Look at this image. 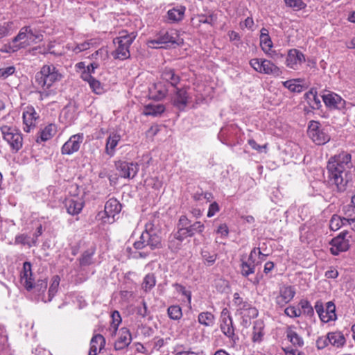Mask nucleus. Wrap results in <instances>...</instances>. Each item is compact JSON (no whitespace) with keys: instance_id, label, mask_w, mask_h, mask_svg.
<instances>
[{"instance_id":"1","label":"nucleus","mask_w":355,"mask_h":355,"mask_svg":"<svg viewBox=\"0 0 355 355\" xmlns=\"http://www.w3.org/2000/svg\"><path fill=\"white\" fill-rule=\"evenodd\" d=\"M351 155L343 152L331 157L327 164L328 184L338 192L345 191L348 182L347 169L351 166Z\"/></svg>"},{"instance_id":"2","label":"nucleus","mask_w":355,"mask_h":355,"mask_svg":"<svg viewBox=\"0 0 355 355\" xmlns=\"http://www.w3.org/2000/svg\"><path fill=\"white\" fill-rule=\"evenodd\" d=\"M153 224L147 223L145 231L142 232L139 239L133 244L136 250L146 249L145 252L139 253L141 257H146L149 254L148 249L150 251L162 246L161 237L153 228Z\"/></svg>"},{"instance_id":"3","label":"nucleus","mask_w":355,"mask_h":355,"mask_svg":"<svg viewBox=\"0 0 355 355\" xmlns=\"http://www.w3.org/2000/svg\"><path fill=\"white\" fill-rule=\"evenodd\" d=\"M232 304L235 308L236 316L239 318L241 325L245 328L250 326L252 318L258 316V310L238 293L234 294Z\"/></svg>"},{"instance_id":"4","label":"nucleus","mask_w":355,"mask_h":355,"mask_svg":"<svg viewBox=\"0 0 355 355\" xmlns=\"http://www.w3.org/2000/svg\"><path fill=\"white\" fill-rule=\"evenodd\" d=\"M41 40L40 35L35 34L30 26L22 27L18 34L7 44L4 46L3 51L15 53L21 49H25L36 40Z\"/></svg>"},{"instance_id":"5","label":"nucleus","mask_w":355,"mask_h":355,"mask_svg":"<svg viewBox=\"0 0 355 355\" xmlns=\"http://www.w3.org/2000/svg\"><path fill=\"white\" fill-rule=\"evenodd\" d=\"M136 37L135 32L128 33L125 30L121 31L119 36L113 40L116 45V49L112 53L114 58L121 60L129 58L130 56L129 49Z\"/></svg>"},{"instance_id":"6","label":"nucleus","mask_w":355,"mask_h":355,"mask_svg":"<svg viewBox=\"0 0 355 355\" xmlns=\"http://www.w3.org/2000/svg\"><path fill=\"white\" fill-rule=\"evenodd\" d=\"M184 43V40L180 33L175 29L159 33L156 37L147 42L148 46L153 49H158L163 46H180Z\"/></svg>"},{"instance_id":"7","label":"nucleus","mask_w":355,"mask_h":355,"mask_svg":"<svg viewBox=\"0 0 355 355\" xmlns=\"http://www.w3.org/2000/svg\"><path fill=\"white\" fill-rule=\"evenodd\" d=\"M62 73L52 64L44 65L36 73L35 81L43 89H49L55 83L61 80Z\"/></svg>"},{"instance_id":"8","label":"nucleus","mask_w":355,"mask_h":355,"mask_svg":"<svg viewBox=\"0 0 355 355\" xmlns=\"http://www.w3.org/2000/svg\"><path fill=\"white\" fill-rule=\"evenodd\" d=\"M121 210L120 202L115 198H110L106 202L104 211H99L96 219L101 221L103 224H112L115 221V216L119 214Z\"/></svg>"},{"instance_id":"9","label":"nucleus","mask_w":355,"mask_h":355,"mask_svg":"<svg viewBox=\"0 0 355 355\" xmlns=\"http://www.w3.org/2000/svg\"><path fill=\"white\" fill-rule=\"evenodd\" d=\"M1 131L3 139L9 144L12 151L17 153L22 148L23 137L19 130L15 127L3 125L1 127Z\"/></svg>"},{"instance_id":"10","label":"nucleus","mask_w":355,"mask_h":355,"mask_svg":"<svg viewBox=\"0 0 355 355\" xmlns=\"http://www.w3.org/2000/svg\"><path fill=\"white\" fill-rule=\"evenodd\" d=\"M250 65L257 72L278 76L282 73V71L275 63L272 61L264 58H253L250 61Z\"/></svg>"},{"instance_id":"11","label":"nucleus","mask_w":355,"mask_h":355,"mask_svg":"<svg viewBox=\"0 0 355 355\" xmlns=\"http://www.w3.org/2000/svg\"><path fill=\"white\" fill-rule=\"evenodd\" d=\"M307 133L309 138L317 145L325 144L330 140L329 135L315 121H310Z\"/></svg>"},{"instance_id":"12","label":"nucleus","mask_w":355,"mask_h":355,"mask_svg":"<svg viewBox=\"0 0 355 355\" xmlns=\"http://www.w3.org/2000/svg\"><path fill=\"white\" fill-rule=\"evenodd\" d=\"M351 241L352 236L348 232H340L330 242L331 254L338 255L340 252L347 251L351 245Z\"/></svg>"},{"instance_id":"13","label":"nucleus","mask_w":355,"mask_h":355,"mask_svg":"<svg viewBox=\"0 0 355 355\" xmlns=\"http://www.w3.org/2000/svg\"><path fill=\"white\" fill-rule=\"evenodd\" d=\"M314 308L322 322L327 323L336 319V306L332 302H327L324 309L322 302L317 301Z\"/></svg>"},{"instance_id":"14","label":"nucleus","mask_w":355,"mask_h":355,"mask_svg":"<svg viewBox=\"0 0 355 355\" xmlns=\"http://www.w3.org/2000/svg\"><path fill=\"white\" fill-rule=\"evenodd\" d=\"M305 62L304 55L296 49L288 50L286 57L285 64L289 69L298 70Z\"/></svg>"},{"instance_id":"15","label":"nucleus","mask_w":355,"mask_h":355,"mask_svg":"<svg viewBox=\"0 0 355 355\" xmlns=\"http://www.w3.org/2000/svg\"><path fill=\"white\" fill-rule=\"evenodd\" d=\"M116 168L121 178L128 179L135 178L139 169V165L137 163L125 161L116 162Z\"/></svg>"},{"instance_id":"16","label":"nucleus","mask_w":355,"mask_h":355,"mask_svg":"<svg viewBox=\"0 0 355 355\" xmlns=\"http://www.w3.org/2000/svg\"><path fill=\"white\" fill-rule=\"evenodd\" d=\"M84 139V135L78 133L73 135L63 144L61 148L62 155H71L77 152Z\"/></svg>"},{"instance_id":"17","label":"nucleus","mask_w":355,"mask_h":355,"mask_svg":"<svg viewBox=\"0 0 355 355\" xmlns=\"http://www.w3.org/2000/svg\"><path fill=\"white\" fill-rule=\"evenodd\" d=\"M64 204L67 213L72 216L79 214L84 207L83 200L77 196L67 198Z\"/></svg>"},{"instance_id":"18","label":"nucleus","mask_w":355,"mask_h":355,"mask_svg":"<svg viewBox=\"0 0 355 355\" xmlns=\"http://www.w3.org/2000/svg\"><path fill=\"white\" fill-rule=\"evenodd\" d=\"M322 100L327 107L330 109H342L345 107V101L334 92H328L322 95Z\"/></svg>"},{"instance_id":"19","label":"nucleus","mask_w":355,"mask_h":355,"mask_svg":"<svg viewBox=\"0 0 355 355\" xmlns=\"http://www.w3.org/2000/svg\"><path fill=\"white\" fill-rule=\"evenodd\" d=\"M121 139V135L117 132H111L106 139L105 153L112 157L116 153V148Z\"/></svg>"},{"instance_id":"20","label":"nucleus","mask_w":355,"mask_h":355,"mask_svg":"<svg viewBox=\"0 0 355 355\" xmlns=\"http://www.w3.org/2000/svg\"><path fill=\"white\" fill-rule=\"evenodd\" d=\"M295 295V291L291 286H283L279 290V293L276 297V303L280 306H284L290 302Z\"/></svg>"},{"instance_id":"21","label":"nucleus","mask_w":355,"mask_h":355,"mask_svg":"<svg viewBox=\"0 0 355 355\" xmlns=\"http://www.w3.org/2000/svg\"><path fill=\"white\" fill-rule=\"evenodd\" d=\"M38 115L33 107H27L23 112L24 130L29 132L32 128L35 126Z\"/></svg>"},{"instance_id":"22","label":"nucleus","mask_w":355,"mask_h":355,"mask_svg":"<svg viewBox=\"0 0 355 355\" xmlns=\"http://www.w3.org/2000/svg\"><path fill=\"white\" fill-rule=\"evenodd\" d=\"M32 276L31 264L30 262L26 261L23 265V268L20 274V279L21 284L27 291H31V288H33V282H34V280L32 279Z\"/></svg>"},{"instance_id":"23","label":"nucleus","mask_w":355,"mask_h":355,"mask_svg":"<svg viewBox=\"0 0 355 355\" xmlns=\"http://www.w3.org/2000/svg\"><path fill=\"white\" fill-rule=\"evenodd\" d=\"M257 255L256 248H253L250 252L248 260L247 261H243L241 266V274L245 277H248L250 274H253L255 272V266L259 263H256L254 257Z\"/></svg>"},{"instance_id":"24","label":"nucleus","mask_w":355,"mask_h":355,"mask_svg":"<svg viewBox=\"0 0 355 355\" xmlns=\"http://www.w3.org/2000/svg\"><path fill=\"white\" fill-rule=\"evenodd\" d=\"M285 333L287 339L293 346L296 347H301L304 345V340L296 331L295 326L289 325L286 327Z\"/></svg>"},{"instance_id":"25","label":"nucleus","mask_w":355,"mask_h":355,"mask_svg":"<svg viewBox=\"0 0 355 355\" xmlns=\"http://www.w3.org/2000/svg\"><path fill=\"white\" fill-rule=\"evenodd\" d=\"M132 340L131 334L126 328H122L119 331V337L114 343V349L121 350L128 347Z\"/></svg>"},{"instance_id":"26","label":"nucleus","mask_w":355,"mask_h":355,"mask_svg":"<svg viewBox=\"0 0 355 355\" xmlns=\"http://www.w3.org/2000/svg\"><path fill=\"white\" fill-rule=\"evenodd\" d=\"M165 110V106L162 103H150L144 107L142 113L146 116H158L161 115Z\"/></svg>"},{"instance_id":"27","label":"nucleus","mask_w":355,"mask_h":355,"mask_svg":"<svg viewBox=\"0 0 355 355\" xmlns=\"http://www.w3.org/2000/svg\"><path fill=\"white\" fill-rule=\"evenodd\" d=\"M105 339L101 334L94 335L90 342V349L88 355H97L104 347Z\"/></svg>"},{"instance_id":"28","label":"nucleus","mask_w":355,"mask_h":355,"mask_svg":"<svg viewBox=\"0 0 355 355\" xmlns=\"http://www.w3.org/2000/svg\"><path fill=\"white\" fill-rule=\"evenodd\" d=\"M264 322L261 320H257L254 322L252 340L254 343H260L265 335Z\"/></svg>"},{"instance_id":"29","label":"nucleus","mask_w":355,"mask_h":355,"mask_svg":"<svg viewBox=\"0 0 355 355\" xmlns=\"http://www.w3.org/2000/svg\"><path fill=\"white\" fill-rule=\"evenodd\" d=\"M204 225L200 222L197 221L192 225H189L187 229H182L179 230V234L183 235L185 238L188 236H193L196 232L201 233L204 230Z\"/></svg>"},{"instance_id":"30","label":"nucleus","mask_w":355,"mask_h":355,"mask_svg":"<svg viewBox=\"0 0 355 355\" xmlns=\"http://www.w3.org/2000/svg\"><path fill=\"white\" fill-rule=\"evenodd\" d=\"M186 8L184 6H179L170 9L167 12V19L169 22L175 23L182 20Z\"/></svg>"},{"instance_id":"31","label":"nucleus","mask_w":355,"mask_h":355,"mask_svg":"<svg viewBox=\"0 0 355 355\" xmlns=\"http://www.w3.org/2000/svg\"><path fill=\"white\" fill-rule=\"evenodd\" d=\"M329 343L332 346L339 348L343 347L345 343V338L342 332L334 331L327 334Z\"/></svg>"},{"instance_id":"32","label":"nucleus","mask_w":355,"mask_h":355,"mask_svg":"<svg viewBox=\"0 0 355 355\" xmlns=\"http://www.w3.org/2000/svg\"><path fill=\"white\" fill-rule=\"evenodd\" d=\"M186 239L183 235L179 234V230L173 236H171L168 239V248L173 252H177L182 246V242Z\"/></svg>"},{"instance_id":"33","label":"nucleus","mask_w":355,"mask_h":355,"mask_svg":"<svg viewBox=\"0 0 355 355\" xmlns=\"http://www.w3.org/2000/svg\"><path fill=\"white\" fill-rule=\"evenodd\" d=\"M189 95L185 89H178L174 99V105L179 109H183L188 103Z\"/></svg>"},{"instance_id":"34","label":"nucleus","mask_w":355,"mask_h":355,"mask_svg":"<svg viewBox=\"0 0 355 355\" xmlns=\"http://www.w3.org/2000/svg\"><path fill=\"white\" fill-rule=\"evenodd\" d=\"M220 330L228 338H233L234 336V327L232 318L225 317L221 320Z\"/></svg>"},{"instance_id":"35","label":"nucleus","mask_w":355,"mask_h":355,"mask_svg":"<svg viewBox=\"0 0 355 355\" xmlns=\"http://www.w3.org/2000/svg\"><path fill=\"white\" fill-rule=\"evenodd\" d=\"M47 288V282L46 280H38L36 284L33 282V288L31 291L37 297V300H42V297H46L44 292Z\"/></svg>"},{"instance_id":"36","label":"nucleus","mask_w":355,"mask_h":355,"mask_svg":"<svg viewBox=\"0 0 355 355\" xmlns=\"http://www.w3.org/2000/svg\"><path fill=\"white\" fill-rule=\"evenodd\" d=\"M260 46L264 53L270 50L273 46L272 42L268 35V31L264 28L261 30Z\"/></svg>"},{"instance_id":"37","label":"nucleus","mask_w":355,"mask_h":355,"mask_svg":"<svg viewBox=\"0 0 355 355\" xmlns=\"http://www.w3.org/2000/svg\"><path fill=\"white\" fill-rule=\"evenodd\" d=\"M150 91L153 98L161 100L166 96L168 90L162 83H157L153 85Z\"/></svg>"},{"instance_id":"38","label":"nucleus","mask_w":355,"mask_h":355,"mask_svg":"<svg viewBox=\"0 0 355 355\" xmlns=\"http://www.w3.org/2000/svg\"><path fill=\"white\" fill-rule=\"evenodd\" d=\"M57 132V127L55 124L50 123L40 132V139L42 141L51 139Z\"/></svg>"},{"instance_id":"39","label":"nucleus","mask_w":355,"mask_h":355,"mask_svg":"<svg viewBox=\"0 0 355 355\" xmlns=\"http://www.w3.org/2000/svg\"><path fill=\"white\" fill-rule=\"evenodd\" d=\"M162 78L164 80L170 83L172 86H175L180 80L179 76L171 69H164L162 73Z\"/></svg>"},{"instance_id":"40","label":"nucleus","mask_w":355,"mask_h":355,"mask_svg":"<svg viewBox=\"0 0 355 355\" xmlns=\"http://www.w3.org/2000/svg\"><path fill=\"white\" fill-rule=\"evenodd\" d=\"M60 284V278L58 276H55L52 279L51 284L48 291V297H42V301L44 302H50L53 296L58 291V287Z\"/></svg>"},{"instance_id":"41","label":"nucleus","mask_w":355,"mask_h":355,"mask_svg":"<svg viewBox=\"0 0 355 355\" xmlns=\"http://www.w3.org/2000/svg\"><path fill=\"white\" fill-rule=\"evenodd\" d=\"M214 315L208 311L202 312L198 315V322L205 327L212 326L214 323Z\"/></svg>"},{"instance_id":"42","label":"nucleus","mask_w":355,"mask_h":355,"mask_svg":"<svg viewBox=\"0 0 355 355\" xmlns=\"http://www.w3.org/2000/svg\"><path fill=\"white\" fill-rule=\"evenodd\" d=\"M300 79H293L282 83L283 85L293 92H301L303 86L300 84Z\"/></svg>"},{"instance_id":"43","label":"nucleus","mask_w":355,"mask_h":355,"mask_svg":"<svg viewBox=\"0 0 355 355\" xmlns=\"http://www.w3.org/2000/svg\"><path fill=\"white\" fill-rule=\"evenodd\" d=\"M15 243L16 244H21L24 245H28L31 247L36 244V241L34 238H31L28 235L26 234H21L16 236Z\"/></svg>"},{"instance_id":"44","label":"nucleus","mask_w":355,"mask_h":355,"mask_svg":"<svg viewBox=\"0 0 355 355\" xmlns=\"http://www.w3.org/2000/svg\"><path fill=\"white\" fill-rule=\"evenodd\" d=\"M155 277L154 274L150 273L145 276L142 284V288L145 292H148L155 286Z\"/></svg>"},{"instance_id":"45","label":"nucleus","mask_w":355,"mask_h":355,"mask_svg":"<svg viewBox=\"0 0 355 355\" xmlns=\"http://www.w3.org/2000/svg\"><path fill=\"white\" fill-rule=\"evenodd\" d=\"M301 308L300 311L302 314L309 317H312L314 315V310L310 302L307 300H301L299 303Z\"/></svg>"},{"instance_id":"46","label":"nucleus","mask_w":355,"mask_h":355,"mask_svg":"<svg viewBox=\"0 0 355 355\" xmlns=\"http://www.w3.org/2000/svg\"><path fill=\"white\" fill-rule=\"evenodd\" d=\"M167 312L169 318L174 320H180L182 316V309L178 305L170 306Z\"/></svg>"},{"instance_id":"47","label":"nucleus","mask_w":355,"mask_h":355,"mask_svg":"<svg viewBox=\"0 0 355 355\" xmlns=\"http://www.w3.org/2000/svg\"><path fill=\"white\" fill-rule=\"evenodd\" d=\"M89 85L92 91L96 94L99 95L105 92L103 85L95 78L91 80Z\"/></svg>"},{"instance_id":"48","label":"nucleus","mask_w":355,"mask_h":355,"mask_svg":"<svg viewBox=\"0 0 355 355\" xmlns=\"http://www.w3.org/2000/svg\"><path fill=\"white\" fill-rule=\"evenodd\" d=\"M201 254L204 262L209 266L214 264L217 258V254L215 252H210L207 250H203Z\"/></svg>"},{"instance_id":"49","label":"nucleus","mask_w":355,"mask_h":355,"mask_svg":"<svg viewBox=\"0 0 355 355\" xmlns=\"http://www.w3.org/2000/svg\"><path fill=\"white\" fill-rule=\"evenodd\" d=\"M93 250L85 251L79 259L80 265L82 266H89L92 263Z\"/></svg>"},{"instance_id":"50","label":"nucleus","mask_w":355,"mask_h":355,"mask_svg":"<svg viewBox=\"0 0 355 355\" xmlns=\"http://www.w3.org/2000/svg\"><path fill=\"white\" fill-rule=\"evenodd\" d=\"M309 104L313 108H318L320 105V101L316 95V92L313 90L306 94Z\"/></svg>"},{"instance_id":"51","label":"nucleus","mask_w":355,"mask_h":355,"mask_svg":"<svg viewBox=\"0 0 355 355\" xmlns=\"http://www.w3.org/2000/svg\"><path fill=\"white\" fill-rule=\"evenodd\" d=\"M345 223L344 218L342 219L339 216H334L330 220L329 227L331 230L336 231L340 229Z\"/></svg>"},{"instance_id":"52","label":"nucleus","mask_w":355,"mask_h":355,"mask_svg":"<svg viewBox=\"0 0 355 355\" xmlns=\"http://www.w3.org/2000/svg\"><path fill=\"white\" fill-rule=\"evenodd\" d=\"M284 1L287 6L295 10H300L306 7V4L302 0H284Z\"/></svg>"},{"instance_id":"53","label":"nucleus","mask_w":355,"mask_h":355,"mask_svg":"<svg viewBox=\"0 0 355 355\" xmlns=\"http://www.w3.org/2000/svg\"><path fill=\"white\" fill-rule=\"evenodd\" d=\"M112 323L110 325V328L112 329L113 332L115 333L118 329L119 325L121 322V315L117 311H114L112 313Z\"/></svg>"},{"instance_id":"54","label":"nucleus","mask_w":355,"mask_h":355,"mask_svg":"<svg viewBox=\"0 0 355 355\" xmlns=\"http://www.w3.org/2000/svg\"><path fill=\"white\" fill-rule=\"evenodd\" d=\"M15 72V67L9 66L0 69V78L5 80Z\"/></svg>"},{"instance_id":"55","label":"nucleus","mask_w":355,"mask_h":355,"mask_svg":"<svg viewBox=\"0 0 355 355\" xmlns=\"http://www.w3.org/2000/svg\"><path fill=\"white\" fill-rule=\"evenodd\" d=\"M173 286L175 288V290L178 293H181L182 295L185 296L189 303H191V293L189 291L187 290L184 286L179 284H175Z\"/></svg>"},{"instance_id":"56","label":"nucleus","mask_w":355,"mask_h":355,"mask_svg":"<svg viewBox=\"0 0 355 355\" xmlns=\"http://www.w3.org/2000/svg\"><path fill=\"white\" fill-rule=\"evenodd\" d=\"M284 313L290 318H297L302 315L300 309H297L293 306H290L285 309Z\"/></svg>"},{"instance_id":"57","label":"nucleus","mask_w":355,"mask_h":355,"mask_svg":"<svg viewBox=\"0 0 355 355\" xmlns=\"http://www.w3.org/2000/svg\"><path fill=\"white\" fill-rule=\"evenodd\" d=\"M92 44V40L85 41L84 42L76 44L75 47L72 48V50L76 53H78L80 52L89 49L91 47Z\"/></svg>"},{"instance_id":"58","label":"nucleus","mask_w":355,"mask_h":355,"mask_svg":"<svg viewBox=\"0 0 355 355\" xmlns=\"http://www.w3.org/2000/svg\"><path fill=\"white\" fill-rule=\"evenodd\" d=\"M329 344L327 335L326 336L319 337L316 340V346L319 349L325 348Z\"/></svg>"},{"instance_id":"59","label":"nucleus","mask_w":355,"mask_h":355,"mask_svg":"<svg viewBox=\"0 0 355 355\" xmlns=\"http://www.w3.org/2000/svg\"><path fill=\"white\" fill-rule=\"evenodd\" d=\"M265 54L274 60H277L284 58V55L282 53L272 50V49L268 51H266Z\"/></svg>"},{"instance_id":"60","label":"nucleus","mask_w":355,"mask_h":355,"mask_svg":"<svg viewBox=\"0 0 355 355\" xmlns=\"http://www.w3.org/2000/svg\"><path fill=\"white\" fill-rule=\"evenodd\" d=\"M216 233L220 234L222 238H227L229 234V229L226 224H220L217 230Z\"/></svg>"},{"instance_id":"61","label":"nucleus","mask_w":355,"mask_h":355,"mask_svg":"<svg viewBox=\"0 0 355 355\" xmlns=\"http://www.w3.org/2000/svg\"><path fill=\"white\" fill-rule=\"evenodd\" d=\"M219 206L216 202L210 204L207 212V217L211 218L214 216L218 211H219Z\"/></svg>"},{"instance_id":"62","label":"nucleus","mask_w":355,"mask_h":355,"mask_svg":"<svg viewBox=\"0 0 355 355\" xmlns=\"http://www.w3.org/2000/svg\"><path fill=\"white\" fill-rule=\"evenodd\" d=\"M189 224L190 220L187 218L186 216L182 215L180 217L178 221V230L187 229Z\"/></svg>"},{"instance_id":"63","label":"nucleus","mask_w":355,"mask_h":355,"mask_svg":"<svg viewBox=\"0 0 355 355\" xmlns=\"http://www.w3.org/2000/svg\"><path fill=\"white\" fill-rule=\"evenodd\" d=\"M248 144L250 146V147L258 152H262L263 149H266L267 146L263 145L260 146L259 145L254 139H249L248 140Z\"/></svg>"},{"instance_id":"64","label":"nucleus","mask_w":355,"mask_h":355,"mask_svg":"<svg viewBox=\"0 0 355 355\" xmlns=\"http://www.w3.org/2000/svg\"><path fill=\"white\" fill-rule=\"evenodd\" d=\"M148 308L146 303L143 301L142 302V306H138L137 308V315L141 316L142 318H144L147 315Z\"/></svg>"}]
</instances>
